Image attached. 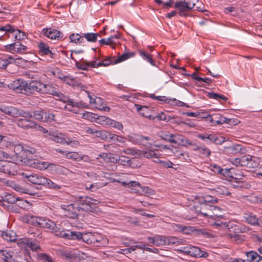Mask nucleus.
Masks as SVG:
<instances>
[{
    "label": "nucleus",
    "mask_w": 262,
    "mask_h": 262,
    "mask_svg": "<svg viewBox=\"0 0 262 262\" xmlns=\"http://www.w3.org/2000/svg\"><path fill=\"white\" fill-rule=\"evenodd\" d=\"M0 111L12 117H21L24 118H31V119L34 118L36 120L42 121L43 110L30 112L22 109H18L13 106L1 105Z\"/></svg>",
    "instance_id": "1"
},
{
    "label": "nucleus",
    "mask_w": 262,
    "mask_h": 262,
    "mask_svg": "<svg viewBox=\"0 0 262 262\" xmlns=\"http://www.w3.org/2000/svg\"><path fill=\"white\" fill-rule=\"evenodd\" d=\"M0 32H5L4 35H0V40H5V36L10 37L11 34L16 40L19 41L24 39L25 33L24 32L17 29V27L10 24H7L4 26L0 27Z\"/></svg>",
    "instance_id": "2"
},
{
    "label": "nucleus",
    "mask_w": 262,
    "mask_h": 262,
    "mask_svg": "<svg viewBox=\"0 0 262 262\" xmlns=\"http://www.w3.org/2000/svg\"><path fill=\"white\" fill-rule=\"evenodd\" d=\"M220 207L211 204H207L199 202V204L193 206V209L196 213L204 217L219 216L221 215L215 213L214 211L219 210Z\"/></svg>",
    "instance_id": "3"
},
{
    "label": "nucleus",
    "mask_w": 262,
    "mask_h": 262,
    "mask_svg": "<svg viewBox=\"0 0 262 262\" xmlns=\"http://www.w3.org/2000/svg\"><path fill=\"white\" fill-rule=\"evenodd\" d=\"M161 138L165 141L173 144H180L185 143L189 145H192L191 141L185 140L184 136L181 135L163 133L160 136Z\"/></svg>",
    "instance_id": "4"
},
{
    "label": "nucleus",
    "mask_w": 262,
    "mask_h": 262,
    "mask_svg": "<svg viewBox=\"0 0 262 262\" xmlns=\"http://www.w3.org/2000/svg\"><path fill=\"white\" fill-rule=\"evenodd\" d=\"M198 138L204 140L207 144L214 143L216 145H221L225 142V138L214 134H208L207 133L203 134H199Z\"/></svg>",
    "instance_id": "5"
},
{
    "label": "nucleus",
    "mask_w": 262,
    "mask_h": 262,
    "mask_svg": "<svg viewBox=\"0 0 262 262\" xmlns=\"http://www.w3.org/2000/svg\"><path fill=\"white\" fill-rule=\"evenodd\" d=\"M14 152L15 154L14 158L12 157V160L17 164L23 165V162H26L28 157H25L26 151L24 146L20 144H16L14 146Z\"/></svg>",
    "instance_id": "6"
},
{
    "label": "nucleus",
    "mask_w": 262,
    "mask_h": 262,
    "mask_svg": "<svg viewBox=\"0 0 262 262\" xmlns=\"http://www.w3.org/2000/svg\"><path fill=\"white\" fill-rule=\"evenodd\" d=\"M16 165L15 161L11 163L7 161H0V172L9 175H14Z\"/></svg>",
    "instance_id": "7"
},
{
    "label": "nucleus",
    "mask_w": 262,
    "mask_h": 262,
    "mask_svg": "<svg viewBox=\"0 0 262 262\" xmlns=\"http://www.w3.org/2000/svg\"><path fill=\"white\" fill-rule=\"evenodd\" d=\"M91 201V198L80 196L79 200L77 201V202L75 203L74 205H76L78 209H80V211H90L92 208L91 205L94 204Z\"/></svg>",
    "instance_id": "8"
},
{
    "label": "nucleus",
    "mask_w": 262,
    "mask_h": 262,
    "mask_svg": "<svg viewBox=\"0 0 262 262\" xmlns=\"http://www.w3.org/2000/svg\"><path fill=\"white\" fill-rule=\"evenodd\" d=\"M31 118H21L17 120V125L25 129H28L36 127L37 124L34 121L31 120Z\"/></svg>",
    "instance_id": "9"
},
{
    "label": "nucleus",
    "mask_w": 262,
    "mask_h": 262,
    "mask_svg": "<svg viewBox=\"0 0 262 262\" xmlns=\"http://www.w3.org/2000/svg\"><path fill=\"white\" fill-rule=\"evenodd\" d=\"M209 121L214 125H222L224 123L230 124L232 119L222 116L220 114L214 113L209 116Z\"/></svg>",
    "instance_id": "10"
},
{
    "label": "nucleus",
    "mask_w": 262,
    "mask_h": 262,
    "mask_svg": "<svg viewBox=\"0 0 262 262\" xmlns=\"http://www.w3.org/2000/svg\"><path fill=\"white\" fill-rule=\"evenodd\" d=\"M26 162H23V165H28L34 168L45 170L49 166V164L47 162L39 161L35 159H30L28 157Z\"/></svg>",
    "instance_id": "11"
},
{
    "label": "nucleus",
    "mask_w": 262,
    "mask_h": 262,
    "mask_svg": "<svg viewBox=\"0 0 262 262\" xmlns=\"http://www.w3.org/2000/svg\"><path fill=\"white\" fill-rule=\"evenodd\" d=\"M243 218L249 224L252 226H260L261 220L257 219L256 215L249 211H246L243 213Z\"/></svg>",
    "instance_id": "12"
},
{
    "label": "nucleus",
    "mask_w": 262,
    "mask_h": 262,
    "mask_svg": "<svg viewBox=\"0 0 262 262\" xmlns=\"http://www.w3.org/2000/svg\"><path fill=\"white\" fill-rule=\"evenodd\" d=\"M40 94L59 96V92L56 85L50 83L44 84L42 82Z\"/></svg>",
    "instance_id": "13"
},
{
    "label": "nucleus",
    "mask_w": 262,
    "mask_h": 262,
    "mask_svg": "<svg viewBox=\"0 0 262 262\" xmlns=\"http://www.w3.org/2000/svg\"><path fill=\"white\" fill-rule=\"evenodd\" d=\"M157 149H153L151 148H147L144 150H140L138 149V158H146L147 159L159 158L160 154L157 153Z\"/></svg>",
    "instance_id": "14"
},
{
    "label": "nucleus",
    "mask_w": 262,
    "mask_h": 262,
    "mask_svg": "<svg viewBox=\"0 0 262 262\" xmlns=\"http://www.w3.org/2000/svg\"><path fill=\"white\" fill-rule=\"evenodd\" d=\"M42 32L45 36L51 39L59 40L63 37L62 33L56 29L46 28L42 30Z\"/></svg>",
    "instance_id": "15"
},
{
    "label": "nucleus",
    "mask_w": 262,
    "mask_h": 262,
    "mask_svg": "<svg viewBox=\"0 0 262 262\" xmlns=\"http://www.w3.org/2000/svg\"><path fill=\"white\" fill-rule=\"evenodd\" d=\"M13 88L17 92L27 95L25 92L28 90V83L23 79H18L14 81Z\"/></svg>",
    "instance_id": "16"
},
{
    "label": "nucleus",
    "mask_w": 262,
    "mask_h": 262,
    "mask_svg": "<svg viewBox=\"0 0 262 262\" xmlns=\"http://www.w3.org/2000/svg\"><path fill=\"white\" fill-rule=\"evenodd\" d=\"M42 82L40 80L31 81L28 83L27 95L35 94L36 92L41 93Z\"/></svg>",
    "instance_id": "17"
},
{
    "label": "nucleus",
    "mask_w": 262,
    "mask_h": 262,
    "mask_svg": "<svg viewBox=\"0 0 262 262\" xmlns=\"http://www.w3.org/2000/svg\"><path fill=\"white\" fill-rule=\"evenodd\" d=\"M6 48L12 52L19 53H24L28 49L27 47L24 46L19 41L7 45L6 46Z\"/></svg>",
    "instance_id": "18"
},
{
    "label": "nucleus",
    "mask_w": 262,
    "mask_h": 262,
    "mask_svg": "<svg viewBox=\"0 0 262 262\" xmlns=\"http://www.w3.org/2000/svg\"><path fill=\"white\" fill-rule=\"evenodd\" d=\"M24 177L27 179L30 182L38 185H43V182H45V177H43L38 174L33 173L30 175L23 174Z\"/></svg>",
    "instance_id": "19"
},
{
    "label": "nucleus",
    "mask_w": 262,
    "mask_h": 262,
    "mask_svg": "<svg viewBox=\"0 0 262 262\" xmlns=\"http://www.w3.org/2000/svg\"><path fill=\"white\" fill-rule=\"evenodd\" d=\"M80 211V209H78L74 204H71L67 207L65 215L69 218L74 219L78 218Z\"/></svg>",
    "instance_id": "20"
},
{
    "label": "nucleus",
    "mask_w": 262,
    "mask_h": 262,
    "mask_svg": "<svg viewBox=\"0 0 262 262\" xmlns=\"http://www.w3.org/2000/svg\"><path fill=\"white\" fill-rule=\"evenodd\" d=\"M127 187L133 190L135 192L148 193L149 188L146 186L142 187L140 184L136 181H130L127 184Z\"/></svg>",
    "instance_id": "21"
},
{
    "label": "nucleus",
    "mask_w": 262,
    "mask_h": 262,
    "mask_svg": "<svg viewBox=\"0 0 262 262\" xmlns=\"http://www.w3.org/2000/svg\"><path fill=\"white\" fill-rule=\"evenodd\" d=\"M230 232H232L233 233H230V236L231 237H234L236 239L239 236L238 234L241 233L242 231L241 229L238 225H236L234 224L233 222H228L227 228Z\"/></svg>",
    "instance_id": "22"
},
{
    "label": "nucleus",
    "mask_w": 262,
    "mask_h": 262,
    "mask_svg": "<svg viewBox=\"0 0 262 262\" xmlns=\"http://www.w3.org/2000/svg\"><path fill=\"white\" fill-rule=\"evenodd\" d=\"M232 180L230 181L231 186L235 189H247L249 187V185L244 181H238L241 179V178L234 177L233 175Z\"/></svg>",
    "instance_id": "23"
},
{
    "label": "nucleus",
    "mask_w": 262,
    "mask_h": 262,
    "mask_svg": "<svg viewBox=\"0 0 262 262\" xmlns=\"http://www.w3.org/2000/svg\"><path fill=\"white\" fill-rule=\"evenodd\" d=\"M247 258V262H260L262 261V256L255 251H250L245 252Z\"/></svg>",
    "instance_id": "24"
},
{
    "label": "nucleus",
    "mask_w": 262,
    "mask_h": 262,
    "mask_svg": "<svg viewBox=\"0 0 262 262\" xmlns=\"http://www.w3.org/2000/svg\"><path fill=\"white\" fill-rule=\"evenodd\" d=\"M250 155H245L241 157L236 158L233 163L236 166L249 167Z\"/></svg>",
    "instance_id": "25"
},
{
    "label": "nucleus",
    "mask_w": 262,
    "mask_h": 262,
    "mask_svg": "<svg viewBox=\"0 0 262 262\" xmlns=\"http://www.w3.org/2000/svg\"><path fill=\"white\" fill-rule=\"evenodd\" d=\"M135 106L138 112L142 116L152 119L155 118V117L151 118V116L150 114V108L148 106H143L138 104H135Z\"/></svg>",
    "instance_id": "26"
},
{
    "label": "nucleus",
    "mask_w": 262,
    "mask_h": 262,
    "mask_svg": "<svg viewBox=\"0 0 262 262\" xmlns=\"http://www.w3.org/2000/svg\"><path fill=\"white\" fill-rule=\"evenodd\" d=\"M40 228H47L53 231H57V229L58 228L56 224L53 221L43 217L42 218Z\"/></svg>",
    "instance_id": "27"
},
{
    "label": "nucleus",
    "mask_w": 262,
    "mask_h": 262,
    "mask_svg": "<svg viewBox=\"0 0 262 262\" xmlns=\"http://www.w3.org/2000/svg\"><path fill=\"white\" fill-rule=\"evenodd\" d=\"M190 253L189 256L195 257H207L208 254L202 251L199 248L195 246H190Z\"/></svg>",
    "instance_id": "28"
},
{
    "label": "nucleus",
    "mask_w": 262,
    "mask_h": 262,
    "mask_svg": "<svg viewBox=\"0 0 262 262\" xmlns=\"http://www.w3.org/2000/svg\"><path fill=\"white\" fill-rule=\"evenodd\" d=\"M56 151L66 156L69 159H72L75 161H80L82 159L81 156L76 152L62 151L60 149H57Z\"/></svg>",
    "instance_id": "29"
},
{
    "label": "nucleus",
    "mask_w": 262,
    "mask_h": 262,
    "mask_svg": "<svg viewBox=\"0 0 262 262\" xmlns=\"http://www.w3.org/2000/svg\"><path fill=\"white\" fill-rule=\"evenodd\" d=\"M69 103L68 104H66L65 106V108L69 111L75 113H77L76 110L75 108L82 107L84 106V104L82 102H77L74 101H69Z\"/></svg>",
    "instance_id": "30"
},
{
    "label": "nucleus",
    "mask_w": 262,
    "mask_h": 262,
    "mask_svg": "<svg viewBox=\"0 0 262 262\" xmlns=\"http://www.w3.org/2000/svg\"><path fill=\"white\" fill-rule=\"evenodd\" d=\"M42 218V217L30 215L27 216V222L29 224L40 228Z\"/></svg>",
    "instance_id": "31"
},
{
    "label": "nucleus",
    "mask_w": 262,
    "mask_h": 262,
    "mask_svg": "<svg viewBox=\"0 0 262 262\" xmlns=\"http://www.w3.org/2000/svg\"><path fill=\"white\" fill-rule=\"evenodd\" d=\"M102 241V237L99 234L91 232L90 244H93L96 247L100 246Z\"/></svg>",
    "instance_id": "32"
},
{
    "label": "nucleus",
    "mask_w": 262,
    "mask_h": 262,
    "mask_svg": "<svg viewBox=\"0 0 262 262\" xmlns=\"http://www.w3.org/2000/svg\"><path fill=\"white\" fill-rule=\"evenodd\" d=\"M69 39L71 42H73L75 44H80L84 42L83 33L81 34L72 33L69 36Z\"/></svg>",
    "instance_id": "33"
},
{
    "label": "nucleus",
    "mask_w": 262,
    "mask_h": 262,
    "mask_svg": "<svg viewBox=\"0 0 262 262\" xmlns=\"http://www.w3.org/2000/svg\"><path fill=\"white\" fill-rule=\"evenodd\" d=\"M214 193L216 195L221 198L231 195V193L224 186L215 188L214 190Z\"/></svg>",
    "instance_id": "34"
},
{
    "label": "nucleus",
    "mask_w": 262,
    "mask_h": 262,
    "mask_svg": "<svg viewBox=\"0 0 262 262\" xmlns=\"http://www.w3.org/2000/svg\"><path fill=\"white\" fill-rule=\"evenodd\" d=\"M2 238L8 242H15L17 240L14 233L8 231H2L1 234Z\"/></svg>",
    "instance_id": "35"
},
{
    "label": "nucleus",
    "mask_w": 262,
    "mask_h": 262,
    "mask_svg": "<svg viewBox=\"0 0 262 262\" xmlns=\"http://www.w3.org/2000/svg\"><path fill=\"white\" fill-rule=\"evenodd\" d=\"M67 138L63 135L55 134L51 136L50 139L58 143L64 144L66 143Z\"/></svg>",
    "instance_id": "36"
},
{
    "label": "nucleus",
    "mask_w": 262,
    "mask_h": 262,
    "mask_svg": "<svg viewBox=\"0 0 262 262\" xmlns=\"http://www.w3.org/2000/svg\"><path fill=\"white\" fill-rule=\"evenodd\" d=\"M218 202V199L214 196L207 195L199 199V202L204 204H210V203H215Z\"/></svg>",
    "instance_id": "37"
},
{
    "label": "nucleus",
    "mask_w": 262,
    "mask_h": 262,
    "mask_svg": "<svg viewBox=\"0 0 262 262\" xmlns=\"http://www.w3.org/2000/svg\"><path fill=\"white\" fill-rule=\"evenodd\" d=\"M139 53L142 58L149 62L152 66H156L155 61L152 59V55L142 50H139Z\"/></svg>",
    "instance_id": "38"
},
{
    "label": "nucleus",
    "mask_w": 262,
    "mask_h": 262,
    "mask_svg": "<svg viewBox=\"0 0 262 262\" xmlns=\"http://www.w3.org/2000/svg\"><path fill=\"white\" fill-rule=\"evenodd\" d=\"M3 201L6 202L10 204H13L17 201H20V199L19 198H15L13 195L10 193H7L4 196H2ZM21 201H23L21 200Z\"/></svg>",
    "instance_id": "39"
},
{
    "label": "nucleus",
    "mask_w": 262,
    "mask_h": 262,
    "mask_svg": "<svg viewBox=\"0 0 262 262\" xmlns=\"http://www.w3.org/2000/svg\"><path fill=\"white\" fill-rule=\"evenodd\" d=\"M45 182H43V186L48 187L51 189H53L54 190H58L61 188V186L52 182L51 180L45 178Z\"/></svg>",
    "instance_id": "40"
},
{
    "label": "nucleus",
    "mask_w": 262,
    "mask_h": 262,
    "mask_svg": "<svg viewBox=\"0 0 262 262\" xmlns=\"http://www.w3.org/2000/svg\"><path fill=\"white\" fill-rule=\"evenodd\" d=\"M55 114L50 111L43 110V122H52L55 120Z\"/></svg>",
    "instance_id": "41"
},
{
    "label": "nucleus",
    "mask_w": 262,
    "mask_h": 262,
    "mask_svg": "<svg viewBox=\"0 0 262 262\" xmlns=\"http://www.w3.org/2000/svg\"><path fill=\"white\" fill-rule=\"evenodd\" d=\"M175 7L179 9V10H184L185 11H190L191 9L187 4V3L184 1L177 2L175 4Z\"/></svg>",
    "instance_id": "42"
},
{
    "label": "nucleus",
    "mask_w": 262,
    "mask_h": 262,
    "mask_svg": "<svg viewBox=\"0 0 262 262\" xmlns=\"http://www.w3.org/2000/svg\"><path fill=\"white\" fill-rule=\"evenodd\" d=\"M119 34H115L113 35L110 37H108L107 40H105V39L103 38L99 40V43L101 45H109L111 43H113L115 42V39H118L119 38Z\"/></svg>",
    "instance_id": "43"
},
{
    "label": "nucleus",
    "mask_w": 262,
    "mask_h": 262,
    "mask_svg": "<svg viewBox=\"0 0 262 262\" xmlns=\"http://www.w3.org/2000/svg\"><path fill=\"white\" fill-rule=\"evenodd\" d=\"M39 52L43 55H48L50 52L49 46L48 44L41 42L38 45Z\"/></svg>",
    "instance_id": "44"
},
{
    "label": "nucleus",
    "mask_w": 262,
    "mask_h": 262,
    "mask_svg": "<svg viewBox=\"0 0 262 262\" xmlns=\"http://www.w3.org/2000/svg\"><path fill=\"white\" fill-rule=\"evenodd\" d=\"M98 35V33H83V38H85L88 41L92 42H95L97 41Z\"/></svg>",
    "instance_id": "45"
},
{
    "label": "nucleus",
    "mask_w": 262,
    "mask_h": 262,
    "mask_svg": "<svg viewBox=\"0 0 262 262\" xmlns=\"http://www.w3.org/2000/svg\"><path fill=\"white\" fill-rule=\"evenodd\" d=\"M59 254L61 257L70 261L73 260L75 258V256L71 253V251H60Z\"/></svg>",
    "instance_id": "46"
},
{
    "label": "nucleus",
    "mask_w": 262,
    "mask_h": 262,
    "mask_svg": "<svg viewBox=\"0 0 262 262\" xmlns=\"http://www.w3.org/2000/svg\"><path fill=\"white\" fill-rule=\"evenodd\" d=\"M156 246H166V236L156 235Z\"/></svg>",
    "instance_id": "47"
},
{
    "label": "nucleus",
    "mask_w": 262,
    "mask_h": 262,
    "mask_svg": "<svg viewBox=\"0 0 262 262\" xmlns=\"http://www.w3.org/2000/svg\"><path fill=\"white\" fill-rule=\"evenodd\" d=\"M75 65L80 70L88 71L89 69L88 61L84 60L83 59H81L79 61H76Z\"/></svg>",
    "instance_id": "48"
},
{
    "label": "nucleus",
    "mask_w": 262,
    "mask_h": 262,
    "mask_svg": "<svg viewBox=\"0 0 262 262\" xmlns=\"http://www.w3.org/2000/svg\"><path fill=\"white\" fill-rule=\"evenodd\" d=\"M154 161L156 163L160 164L161 167L163 168H172V166L173 165V164L168 160H162L158 158L157 160H155Z\"/></svg>",
    "instance_id": "49"
},
{
    "label": "nucleus",
    "mask_w": 262,
    "mask_h": 262,
    "mask_svg": "<svg viewBox=\"0 0 262 262\" xmlns=\"http://www.w3.org/2000/svg\"><path fill=\"white\" fill-rule=\"evenodd\" d=\"M259 163V159L250 155L248 168H256Z\"/></svg>",
    "instance_id": "50"
},
{
    "label": "nucleus",
    "mask_w": 262,
    "mask_h": 262,
    "mask_svg": "<svg viewBox=\"0 0 262 262\" xmlns=\"http://www.w3.org/2000/svg\"><path fill=\"white\" fill-rule=\"evenodd\" d=\"M219 174L223 176L224 177H229L231 178H233V171L234 169L233 168L227 169V168H222L220 169Z\"/></svg>",
    "instance_id": "51"
},
{
    "label": "nucleus",
    "mask_w": 262,
    "mask_h": 262,
    "mask_svg": "<svg viewBox=\"0 0 262 262\" xmlns=\"http://www.w3.org/2000/svg\"><path fill=\"white\" fill-rule=\"evenodd\" d=\"M118 161L120 164L125 166H130L132 163L129 158L124 156H120Z\"/></svg>",
    "instance_id": "52"
},
{
    "label": "nucleus",
    "mask_w": 262,
    "mask_h": 262,
    "mask_svg": "<svg viewBox=\"0 0 262 262\" xmlns=\"http://www.w3.org/2000/svg\"><path fill=\"white\" fill-rule=\"evenodd\" d=\"M138 149L134 148H128L123 149L122 152L126 155H131L134 156L135 158H138Z\"/></svg>",
    "instance_id": "53"
},
{
    "label": "nucleus",
    "mask_w": 262,
    "mask_h": 262,
    "mask_svg": "<svg viewBox=\"0 0 262 262\" xmlns=\"http://www.w3.org/2000/svg\"><path fill=\"white\" fill-rule=\"evenodd\" d=\"M228 151L231 154H235L242 151V147L240 145H233L227 147Z\"/></svg>",
    "instance_id": "54"
},
{
    "label": "nucleus",
    "mask_w": 262,
    "mask_h": 262,
    "mask_svg": "<svg viewBox=\"0 0 262 262\" xmlns=\"http://www.w3.org/2000/svg\"><path fill=\"white\" fill-rule=\"evenodd\" d=\"M208 96L210 98L216 100L220 99L225 101H227L228 99V98L226 97L225 96L218 93H209L208 94Z\"/></svg>",
    "instance_id": "55"
},
{
    "label": "nucleus",
    "mask_w": 262,
    "mask_h": 262,
    "mask_svg": "<svg viewBox=\"0 0 262 262\" xmlns=\"http://www.w3.org/2000/svg\"><path fill=\"white\" fill-rule=\"evenodd\" d=\"M96 122L98 123L104 125H107L109 121H111V119L108 117L103 116H98L96 118Z\"/></svg>",
    "instance_id": "56"
},
{
    "label": "nucleus",
    "mask_w": 262,
    "mask_h": 262,
    "mask_svg": "<svg viewBox=\"0 0 262 262\" xmlns=\"http://www.w3.org/2000/svg\"><path fill=\"white\" fill-rule=\"evenodd\" d=\"M108 125L113 127L116 128L120 130H122L123 128V125L121 122L116 121L111 119V121L108 123Z\"/></svg>",
    "instance_id": "57"
},
{
    "label": "nucleus",
    "mask_w": 262,
    "mask_h": 262,
    "mask_svg": "<svg viewBox=\"0 0 262 262\" xmlns=\"http://www.w3.org/2000/svg\"><path fill=\"white\" fill-rule=\"evenodd\" d=\"M178 240L177 237L166 236V246L177 245Z\"/></svg>",
    "instance_id": "58"
},
{
    "label": "nucleus",
    "mask_w": 262,
    "mask_h": 262,
    "mask_svg": "<svg viewBox=\"0 0 262 262\" xmlns=\"http://www.w3.org/2000/svg\"><path fill=\"white\" fill-rule=\"evenodd\" d=\"M70 85L74 88H80L82 90L84 91L86 88V86L84 85H82L81 83L79 81V79L77 78H74L73 81L72 82L71 84H70Z\"/></svg>",
    "instance_id": "59"
},
{
    "label": "nucleus",
    "mask_w": 262,
    "mask_h": 262,
    "mask_svg": "<svg viewBox=\"0 0 262 262\" xmlns=\"http://www.w3.org/2000/svg\"><path fill=\"white\" fill-rule=\"evenodd\" d=\"M136 137V139L138 141V143L143 145L146 144L145 142L146 141H149L150 140L148 137L143 136L142 135H137Z\"/></svg>",
    "instance_id": "60"
},
{
    "label": "nucleus",
    "mask_w": 262,
    "mask_h": 262,
    "mask_svg": "<svg viewBox=\"0 0 262 262\" xmlns=\"http://www.w3.org/2000/svg\"><path fill=\"white\" fill-rule=\"evenodd\" d=\"M38 257L42 262H52L53 261V258L51 256L45 253L39 254Z\"/></svg>",
    "instance_id": "61"
},
{
    "label": "nucleus",
    "mask_w": 262,
    "mask_h": 262,
    "mask_svg": "<svg viewBox=\"0 0 262 262\" xmlns=\"http://www.w3.org/2000/svg\"><path fill=\"white\" fill-rule=\"evenodd\" d=\"M0 255L2 256V258L5 262L7 261L8 259L12 256L10 252H8L4 250H0Z\"/></svg>",
    "instance_id": "62"
},
{
    "label": "nucleus",
    "mask_w": 262,
    "mask_h": 262,
    "mask_svg": "<svg viewBox=\"0 0 262 262\" xmlns=\"http://www.w3.org/2000/svg\"><path fill=\"white\" fill-rule=\"evenodd\" d=\"M82 233L80 232L72 231L71 239L81 241Z\"/></svg>",
    "instance_id": "63"
},
{
    "label": "nucleus",
    "mask_w": 262,
    "mask_h": 262,
    "mask_svg": "<svg viewBox=\"0 0 262 262\" xmlns=\"http://www.w3.org/2000/svg\"><path fill=\"white\" fill-rule=\"evenodd\" d=\"M27 246L30 248L33 251H37L40 249V247L37 244L33 243L31 241H28L26 243Z\"/></svg>",
    "instance_id": "64"
}]
</instances>
